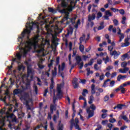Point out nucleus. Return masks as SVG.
<instances>
[{"label": "nucleus", "mask_w": 130, "mask_h": 130, "mask_svg": "<svg viewBox=\"0 0 130 130\" xmlns=\"http://www.w3.org/2000/svg\"><path fill=\"white\" fill-rule=\"evenodd\" d=\"M65 68H66V63H64V62L62 63L61 68H60V65L59 64L58 67L59 73V72H60V71H63Z\"/></svg>", "instance_id": "4468645a"}, {"label": "nucleus", "mask_w": 130, "mask_h": 130, "mask_svg": "<svg viewBox=\"0 0 130 130\" xmlns=\"http://www.w3.org/2000/svg\"><path fill=\"white\" fill-rule=\"evenodd\" d=\"M126 20V17L125 16H123L122 17V20L121 21V24L124 25L125 24V21Z\"/></svg>", "instance_id": "f704fd0d"}, {"label": "nucleus", "mask_w": 130, "mask_h": 130, "mask_svg": "<svg viewBox=\"0 0 130 130\" xmlns=\"http://www.w3.org/2000/svg\"><path fill=\"white\" fill-rule=\"evenodd\" d=\"M75 59L76 60V62H75V66H78V64H79L81 63V62L82 61V57L81 56H76Z\"/></svg>", "instance_id": "6e6552de"}, {"label": "nucleus", "mask_w": 130, "mask_h": 130, "mask_svg": "<svg viewBox=\"0 0 130 130\" xmlns=\"http://www.w3.org/2000/svg\"><path fill=\"white\" fill-rule=\"evenodd\" d=\"M109 121L111 123H113L114 122H116V120L114 119V118H112L109 119Z\"/></svg>", "instance_id": "c03bdc74"}, {"label": "nucleus", "mask_w": 130, "mask_h": 130, "mask_svg": "<svg viewBox=\"0 0 130 130\" xmlns=\"http://www.w3.org/2000/svg\"><path fill=\"white\" fill-rule=\"evenodd\" d=\"M104 22H102L100 23V26L98 27V30H103L104 29Z\"/></svg>", "instance_id": "f3484780"}, {"label": "nucleus", "mask_w": 130, "mask_h": 130, "mask_svg": "<svg viewBox=\"0 0 130 130\" xmlns=\"http://www.w3.org/2000/svg\"><path fill=\"white\" fill-rule=\"evenodd\" d=\"M116 75H117V73L116 72H114L112 74L111 76V78H113L115 77H116Z\"/></svg>", "instance_id": "6e6d98bb"}, {"label": "nucleus", "mask_w": 130, "mask_h": 130, "mask_svg": "<svg viewBox=\"0 0 130 130\" xmlns=\"http://www.w3.org/2000/svg\"><path fill=\"white\" fill-rule=\"evenodd\" d=\"M90 107L92 110H96V106L94 104H91L90 106Z\"/></svg>", "instance_id": "de8ad7c7"}, {"label": "nucleus", "mask_w": 130, "mask_h": 130, "mask_svg": "<svg viewBox=\"0 0 130 130\" xmlns=\"http://www.w3.org/2000/svg\"><path fill=\"white\" fill-rule=\"evenodd\" d=\"M73 53L72 55V57H74L77 54V49L76 48L73 49Z\"/></svg>", "instance_id": "a18cd8bd"}, {"label": "nucleus", "mask_w": 130, "mask_h": 130, "mask_svg": "<svg viewBox=\"0 0 130 130\" xmlns=\"http://www.w3.org/2000/svg\"><path fill=\"white\" fill-rule=\"evenodd\" d=\"M120 52L119 51H116V50H114L112 53H110V55L114 56L115 57H118V56L120 54Z\"/></svg>", "instance_id": "f8f14e48"}, {"label": "nucleus", "mask_w": 130, "mask_h": 130, "mask_svg": "<svg viewBox=\"0 0 130 130\" xmlns=\"http://www.w3.org/2000/svg\"><path fill=\"white\" fill-rule=\"evenodd\" d=\"M86 71L87 72V77H89V76H90V74L91 75H93V72L92 71H91V69H90V68H87L86 69Z\"/></svg>", "instance_id": "412c9836"}, {"label": "nucleus", "mask_w": 130, "mask_h": 130, "mask_svg": "<svg viewBox=\"0 0 130 130\" xmlns=\"http://www.w3.org/2000/svg\"><path fill=\"white\" fill-rule=\"evenodd\" d=\"M104 74H102L101 76H100V80L102 81L104 80Z\"/></svg>", "instance_id": "774afa93"}, {"label": "nucleus", "mask_w": 130, "mask_h": 130, "mask_svg": "<svg viewBox=\"0 0 130 130\" xmlns=\"http://www.w3.org/2000/svg\"><path fill=\"white\" fill-rule=\"evenodd\" d=\"M73 32H74V29H73V27H70V30L68 31L67 35H70V34L72 35V34H73Z\"/></svg>", "instance_id": "cd10ccee"}, {"label": "nucleus", "mask_w": 130, "mask_h": 130, "mask_svg": "<svg viewBox=\"0 0 130 130\" xmlns=\"http://www.w3.org/2000/svg\"><path fill=\"white\" fill-rule=\"evenodd\" d=\"M127 77V76L126 75H122L121 74H120L117 77V81H118V82H120V80H124V79H126Z\"/></svg>", "instance_id": "0eeeda50"}, {"label": "nucleus", "mask_w": 130, "mask_h": 130, "mask_svg": "<svg viewBox=\"0 0 130 130\" xmlns=\"http://www.w3.org/2000/svg\"><path fill=\"white\" fill-rule=\"evenodd\" d=\"M32 74V69L30 67H27V76H30Z\"/></svg>", "instance_id": "473e14b6"}, {"label": "nucleus", "mask_w": 130, "mask_h": 130, "mask_svg": "<svg viewBox=\"0 0 130 130\" xmlns=\"http://www.w3.org/2000/svg\"><path fill=\"white\" fill-rule=\"evenodd\" d=\"M87 113L88 114V116L87 117V119L89 118H91V117H93L94 116V111H91L90 108H88L86 109Z\"/></svg>", "instance_id": "20e7f679"}, {"label": "nucleus", "mask_w": 130, "mask_h": 130, "mask_svg": "<svg viewBox=\"0 0 130 130\" xmlns=\"http://www.w3.org/2000/svg\"><path fill=\"white\" fill-rule=\"evenodd\" d=\"M120 117L122 118V119H123V120H124L125 121H126V122H130V120H128V118H127V117H126V115H120Z\"/></svg>", "instance_id": "aec40b11"}, {"label": "nucleus", "mask_w": 130, "mask_h": 130, "mask_svg": "<svg viewBox=\"0 0 130 130\" xmlns=\"http://www.w3.org/2000/svg\"><path fill=\"white\" fill-rule=\"evenodd\" d=\"M117 12H119L120 15H124V10L123 9H120V10H118V9H117Z\"/></svg>", "instance_id": "a19ab883"}, {"label": "nucleus", "mask_w": 130, "mask_h": 130, "mask_svg": "<svg viewBox=\"0 0 130 130\" xmlns=\"http://www.w3.org/2000/svg\"><path fill=\"white\" fill-rule=\"evenodd\" d=\"M56 100H57V98L55 96L53 97V104H55V102H56Z\"/></svg>", "instance_id": "680f3d73"}, {"label": "nucleus", "mask_w": 130, "mask_h": 130, "mask_svg": "<svg viewBox=\"0 0 130 130\" xmlns=\"http://www.w3.org/2000/svg\"><path fill=\"white\" fill-rule=\"evenodd\" d=\"M11 119L12 122H18V119H17V117H16V116H14V117Z\"/></svg>", "instance_id": "49530a36"}, {"label": "nucleus", "mask_w": 130, "mask_h": 130, "mask_svg": "<svg viewBox=\"0 0 130 130\" xmlns=\"http://www.w3.org/2000/svg\"><path fill=\"white\" fill-rule=\"evenodd\" d=\"M38 66L39 69H40L41 70L44 69L45 66L41 64H38Z\"/></svg>", "instance_id": "052dcab7"}, {"label": "nucleus", "mask_w": 130, "mask_h": 130, "mask_svg": "<svg viewBox=\"0 0 130 130\" xmlns=\"http://www.w3.org/2000/svg\"><path fill=\"white\" fill-rule=\"evenodd\" d=\"M61 8H68V3L66 2V1H62L61 3Z\"/></svg>", "instance_id": "4be33fe9"}, {"label": "nucleus", "mask_w": 130, "mask_h": 130, "mask_svg": "<svg viewBox=\"0 0 130 130\" xmlns=\"http://www.w3.org/2000/svg\"><path fill=\"white\" fill-rule=\"evenodd\" d=\"M107 126L109 127V128H110V129H111V128H112V126H113V125L109 123L107 124Z\"/></svg>", "instance_id": "e2e57ef3"}, {"label": "nucleus", "mask_w": 130, "mask_h": 130, "mask_svg": "<svg viewBox=\"0 0 130 130\" xmlns=\"http://www.w3.org/2000/svg\"><path fill=\"white\" fill-rule=\"evenodd\" d=\"M78 81H79L78 78H75L73 80V81L72 83L73 84V87L74 89H78V88L79 87V83H78Z\"/></svg>", "instance_id": "39448f33"}, {"label": "nucleus", "mask_w": 130, "mask_h": 130, "mask_svg": "<svg viewBox=\"0 0 130 130\" xmlns=\"http://www.w3.org/2000/svg\"><path fill=\"white\" fill-rule=\"evenodd\" d=\"M53 61H54V60H53V59H51L50 60V63H49L48 64V68H51V67H52V66L53 64Z\"/></svg>", "instance_id": "ea45409f"}, {"label": "nucleus", "mask_w": 130, "mask_h": 130, "mask_svg": "<svg viewBox=\"0 0 130 130\" xmlns=\"http://www.w3.org/2000/svg\"><path fill=\"white\" fill-rule=\"evenodd\" d=\"M108 100H109V96L107 95L104 98V101L105 102H106L108 101Z\"/></svg>", "instance_id": "8fccbe9b"}, {"label": "nucleus", "mask_w": 130, "mask_h": 130, "mask_svg": "<svg viewBox=\"0 0 130 130\" xmlns=\"http://www.w3.org/2000/svg\"><path fill=\"white\" fill-rule=\"evenodd\" d=\"M61 121H60L58 126L59 127H58V130H63V124H60Z\"/></svg>", "instance_id": "c85d7f7f"}, {"label": "nucleus", "mask_w": 130, "mask_h": 130, "mask_svg": "<svg viewBox=\"0 0 130 130\" xmlns=\"http://www.w3.org/2000/svg\"><path fill=\"white\" fill-rule=\"evenodd\" d=\"M108 122V120H103L102 121V124H103V125H106V124H107Z\"/></svg>", "instance_id": "4d7b16f0"}, {"label": "nucleus", "mask_w": 130, "mask_h": 130, "mask_svg": "<svg viewBox=\"0 0 130 130\" xmlns=\"http://www.w3.org/2000/svg\"><path fill=\"white\" fill-rule=\"evenodd\" d=\"M85 38H86V35H85V34H83L82 35V37L80 38L79 40H81V41H84Z\"/></svg>", "instance_id": "79ce46f5"}, {"label": "nucleus", "mask_w": 130, "mask_h": 130, "mask_svg": "<svg viewBox=\"0 0 130 130\" xmlns=\"http://www.w3.org/2000/svg\"><path fill=\"white\" fill-rule=\"evenodd\" d=\"M9 81L11 83V86H14V85H15V80H13L12 78H10Z\"/></svg>", "instance_id": "37998d69"}, {"label": "nucleus", "mask_w": 130, "mask_h": 130, "mask_svg": "<svg viewBox=\"0 0 130 130\" xmlns=\"http://www.w3.org/2000/svg\"><path fill=\"white\" fill-rule=\"evenodd\" d=\"M102 17V13L101 12H99L97 14L96 20L98 21L100 18Z\"/></svg>", "instance_id": "c756f323"}, {"label": "nucleus", "mask_w": 130, "mask_h": 130, "mask_svg": "<svg viewBox=\"0 0 130 130\" xmlns=\"http://www.w3.org/2000/svg\"><path fill=\"white\" fill-rule=\"evenodd\" d=\"M74 125L76 129L82 130V129L81 128V127H80V126L78 123H74Z\"/></svg>", "instance_id": "4c0bfd02"}, {"label": "nucleus", "mask_w": 130, "mask_h": 130, "mask_svg": "<svg viewBox=\"0 0 130 130\" xmlns=\"http://www.w3.org/2000/svg\"><path fill=\"white\" fill-rule=\"evenodd\" d=\"M126 66H127V62H126V61H123L121 63V67L122 68H127V67H126Z\"/></svg>", "instance_id": "7c9ffc66"}, {"label": "nucleus", "mask_w": 130, "mask_h": 130, "mask_svg": "<svg viewBox=\"0 0 130 130\" xmlns=\"http://www.w3.org/2000/svg\"><path fill=\"white\" fill-rule=\"evenodd\" d=\"M77 65L80 66L79 69H80V70H82V69H83V67H84V62H81V63H79V64H78Z\"/></svg>", "instance_id": "3c124183"}, {"label": "nucleus", "mask_w": 130, "mask_h": 130, "mask_svg": "<svg viewBox=\"0 0 130 130\" xmlns=\"http://www.w3.org/2000/svg\"><path fill=\"white\" fill-rule=\"evenodd\" d=\"M72 110L73 111V114H72V118H74L76 116V112H77V111H76L75 109V104H73L72 105Z\"/></svg>", "instance_id": "6ab92c4d"}, {"label": "nucleus", "mask_w": 130, "mask_h": 130, "mask_svg": "<svg viewBox=\"0 0 130 130\" xmlns=\"http://www.w3.org/2000/svg\"><path fill=\"white\" fill-rule=\"evenodd\" d=\"M27 98H28V94L25 93L23 95H22L21 98V99H22L24 101H26V105H28V101H27Z\"/></svg>", "instance_id": "dca6fc26"}, {"label": "nucleus", "mask_w": 130, "mask_h": 130, "mask_svg": "<svg viewBox=\"0 0 130 130\" xmlns=\"http://www.w3.org/2000/svg\"><path fill=\"white\" fill-rule=\"evenodd\" d=\"M103 60H105V63L106 64L107 62H109V57H108V56H107L106 58H103Z\"/></svg>", "instance_id": "58836bf2"}, {"label": "nucleus", "mask_w": 130, "mask_h": 130, "mask_svg": "<svg viewBox=\"0 0 130 130\" xmlns=\"http://www.w3.org/2000/svg\"><path fill=\"white\" fill-rule=\"evenodd\" d=\"M128 40H129V38H127L126 39H125L124 41H125V43L123 44V45H122V47H124V46L125 47L128 46L129 45V42H128Z\"/></svg>", "instance_id": "ddd939ff"}, {"label": "nucleus", "mask_w": 130, "mask_h": 130, "mask_svg": "<svg viewBox=\"0 0 130 130\" xmlns=\"http://www.w3.org/2000/svg\"><path fill=\"white\" fill-rule=\"evenodd\" d=\"M96 19V13H92V15H88V22L94 21Z\"/></svg>", "instance_id": "423d86ee"}, {"label": "nucleus", "mask_w": 130, "mask_h": 130, "mask_svg": "<svg viewBox=\"0 0 130 130\" xmlns=\"http://www.w3.org/2000/svg\"><path fill=\"white\" fill-rule=\"evenodd\" d=\"M126 106L125 105L123 104H117V109H119V110H121L122 109V107Z\"/></svg>", "instance_id": "393cba45"}, {"label": "nucleus", "mask_w": 130, "mask_h": 130, "mask_svg": "<svg viewBox=\"0 0 130 130\" xmlns=\"http://www.w3.org/2000/svg\"><path fill=\"white\" fill-rule=\"evenodd\" d=\"M13 94L14 95H18V94H20V89H16L13 91Z\"/></svg>", "instance_id": "2f4dec72"}, {"label": "nucleus", "mask_w": 130, "mask_h": 130, "mask_svg": "<svg viewBox=\"0 0 130 130\" xmlns=\"http://www.w3.org/2000/svg\"><path fill=\"white\" fill-rule=\"evenodd\" d=\"M58 64H59V57L56 58V66H58Z\"/></svg>", "instance_id": "5fc2aeb1"}, {"label": "nucleus", "mask_w": 130, "mask_h": 130, "mask_svg": "<svg viewBox=\"0 0 130 130\" xmlns=\"http://www.w3.org/2000/svg\"><path fill=\"white\" fill-rule=\"evenodd\" d=\"M16 116L14 113H12L11 114H9L7 115V118H11L12 119V118H14Z\"/></svg>", "instance_id": "bb28decb"}, {"label": "nucleus", "mask_w": 130, "mask_h": 130, "mask_svg": "<svg viewBox=\"0 0 130 130\" xmlns=\"http://www.w3.org/2000/svg\"><path fill=\"white\" fill-rule=\"evenodd\" d=\"M108 50H109V51H112V50H113V47H112V46H108Z\"/></svg>", "instance_id": "bf43d9fd"}, {"label": "nucleus", "mask_w": 130, "mask_h": 130, "mask_svg": "<svg viewBox=\"0 0 130 130\" xmlns=\"http://www.w3.org/2000/svg\"><path fill=\"white\" fill-rule=\"evenodd\" d=\"M53 110H56V108L54 105L51 104L50 105V111L51 114H53Z\"/></svg>", "instance_id": "2eb2a0df"}, {"label": "nucleus", "mask_w": 130, "mask_h": 130, "mask_svg": "<svg viewBox=\"0 0 130 130\" xmlns=\"http://www.w3.org/2000/svg\"><path fill=\"white\" fill-rule=\"evenodd\" d=\"M73 48V43L70 42L69 43V51H72V49Z\"/></svg>", "instance_id": "864d4df0"}, {"label": "nucleus", "mask_w": 130, "mask_h": 130, "mask_svg": "<svg viewBox=\"0 0 130 130\" xmlns=\"http://www.w3.org/2000/svg\"><path fill=\"white\" fill-rule=\"evenodd\" d=\"M93 62H94V59L92 58L90 59L89 63H88V66H92L93 64Z\"/></svg>", "instance_id": "13d9d810"}, {"label": "nucleus", "mask_w": 130, "mask_h": 130, "mask_svg": "<svg viewBox=\"0 0 130 130\" xmlns=\"http://www.w3.org/2000/svg\"><path fill=\"white\" fill-rule=\"evenodd\" d=\"M19 50H20L21 53H23L24 57H26L27 54L28 53V51L25 49L24 48H19Z\"/></svg>", "instance_id": "9d476101"}, {"label": "nucleus", "mask_w": 130, "mask_h": 130, "mask_svg": "<svg viewBox=\"0 0 130 130\" xmlns=\"http://www.w3.org/2000/svg\"><path fill=\"white\" fill-rule=\"evenodd\" d=\"M82 57L83 58V60L86 61L87 60V58H89V57L87 55H83Z\"/></svg>", "instance_id": "0e129e2a"}, {"label": "nucleus", "mask_w": 130, "mask_h": 130, "mask_svg": "<svg viewBox=\"0 0 130 130\" xmlns=\"http://www.w3.org/2000/svg\"><path fill=\"white\" fill-rule=\"evenodd\" d=\"M6 106H9L8 108V111L6 112L7 115H9L10 114V112H12L13 111V108L14 107V109L13 110V113H15V111H18V109L13 105H11L10 104H7Z\"/></svg>", "instance_id": "7ed1b4c3"}, {"label": "nucleus", "mask_w": 130, "mask_h": 130, "mask_svg": "<svg viewBox=\"0 0 130 130\" xmlns=\"http://www.w3.org/2000/svg\"><path fill=\"white\" fill-rule=\"evenodd\" d=\"M48 10V12H49V13H52V14H55L56 13V10L51 7H49Z\"/></svg>", "instance_id": "a211bd4d"}, {"label": "nucleus", "mask_w": 130, "mask_h": 130, "mask_svg": "<svg viewBox=\"0 0 130 130\" xmlns=\"http://www.w3.org/2000/svg\"><path fill=\"white\" fill-rule=\"evenodd\" d=\"M105 15L106 16H109V17H111L112 16V14L110 12V11L107 10L105 12Z\"/></svg>", "instance_id": "72a5a7b5"}, {"label": "nucleus", "mask_w": 130, "mask_h": 130, "mask_svg": "<svg viewBox=\"0 0 130 130\" xmlns=\"http://www.w3.org/2000/svg\"><path fill=\"white\" fill-rule=\"evenodd\" d=\"M33 88L34 89L35 92L36 93V95H37L38 94V87H37V85H36V84H34Z\"/></svg>", "instance_id": "5701e85b"}, {"label": "nucleus", "mask_w": 130, "mask_h": 130, "mask_svg": "<svg viewBox=\"0 0 130 130\" xmlns=\"http://www.w3.org/2000/svg\"><path fill=\"white\" fill-rule=\"evenodd\" d=\"M57 96L58 97L59 95H61V85L57 84Z\"/></svg>", "instance_id": "1a4fd4ad"}, {"label": "nucleus", "mask_w": 130, "mask_h": 130, "mask_svg": "<svg viewBox=\"0 0 130 130\" xmlns=\"http://www.w3.org/2000/svg\"><path fill=\"white\" fill-rule=\"evenodd\" d=\"M50 128L51 130H54V127L53 126V123L52 122H50Z\"/></svg>", "instance_id": "603ef678"}, {"label": "nucleus", "mask_w": 130, "mask_h": 130, "mask_svg": "<svg viewBox=\"0 0 130 130\" xmlns=\"http://www.w3.org/2000/svg\"><path fill=\"white\" fill-rule=\"evenodd\" d=\"M84 49H85V46L83 45H80L79 46V50L81 52L84 51Z\"/></svg>", "instance_id": "c9c22d12"}, {"label": "nucleus", "mask_w": 130, "mask_h": 130, "mask_svg": "<svg viewBox=\"0 0 130 130\" xmlns=\"http://www.w3.org/2000/svg\"><path fill=\"white\" fill-rule=\"evenodd\" d=\"M129 71V68L127 67V68H124V69H119V73H121V74H126L127 72Z\"/></svg>", "instance_id": "9b49d317"}, {"label": "nucleus", "mask_w": 130, "mask_h": 130, "mask_svg": "<svg viewBox=\"0 0 130 130\" xmlns=\"http://www.w3.org/2000/svg\"><path fill=\"white\" fill-rule=\"evenodd\" d=\"M91 94H94L95 93H96V91L95 90V85L94 84H92L91 87Z\"/></svg>", "instance_id": "b1692460"}, {"label": "nucleus", "mask_w": 130, "mask_h": 130, "mask_svg": "<svg viewBox=\"0 0 130 130\" xmlns=\"http://www.w3.org/2000/svg\"><path fill=\"white\" fill-rule=\"evenodd\" d=\"M19 117V118H23V117H24L25 116V113H23V112H21L20 113L18 114V116H20Z\"/></svg>", "instance_id": "e433bc0d"}, {"label": "nucleus", "mask_w": 130, "mask_h": 130, "mask_svg": "<svg viewBox=\"0 0 130 130\" xmlns=\"http://www.w3.org/2000/svg\"><path fill=\"white\" fill-rule=\"evenodd\" d=\"M113 23H114V25H115V26H117V25H118V20L117 19H114L113 20Z\"/></svg>", "instance_id": "09e8293b"}, {"label": "nucleus", "mask_w": 130, "mask_h": 130, "mask_svg": "<svg viewBox=\"0 0 130 130\" xmlns=\"http://www.w3.org/2000/svg\"><path fill=\"white\" fill-rule=\"evenodd\" d=\"M36 24L33 22H27L26 23V25L27 26H26V29H24L22 32L21 33V36H19L18 37V39L19 40H21V42H23V38H24V37H25V35L26 34H27V35H29L30 33H31V31H32V30H33V26H34V25H36Z\"/></svg>", "instance_id": "f03ea898"}, {"label": "nucleus", "mask_w": 130, "mask_h": 130, "mask_svg": "<svg viewBox=\"0 0 130 130\" xmlns=\"http://www.w3.org/2000/svg\"><path fill=\"white\" fill-rule=\"evenodd\" d=\"M79 100H84V101H87L86 100V98H84L83 97L82 95H80V96H79Z\"/></svg>", "instance_id": "338daca9"}, {"label": "nucleus", "mask_w": 130, "mask_h": 130, "mask_svg": "<svg viewBox=\"0 0 130 130\" xmlns=\"http://www.w3.org/2000/svg\"><path fill=\"white\" fill-rule=\"evenodd\" d=\"M22 54H21L20 53L16 54V58L18 59V60H21V59H22Z\"/></svg>", "instance_id": "a878e982"}, {"label": "nucleus", "mask_w": 130, "mask_h": 130, "mask_svg": "<svg viewBox=\"0 0 130 130\" xmlns=\"http://www.w3.org/2000/svg\"><path fill=\"white\" fill-rule=\"evenodd\" d=\"M112 69H113V67H112V66H109L107 67L106 71H110V70H112Z\"/></svg>", "instance_id": "69168bd1"}, {"label": "nucleus", "mask_w": 130, "mask_h": 130, "mask_svg": "<svg viewBox=\"0 0 130 130\" xmlns=\"http://www.w3.org/2000/svg\"><path fill=\"white\" fill-rule=\"evenodd\" d=\"M58 12L60 13V14H64L65 16L63 18V21H67L66 25H69L71 23H72L73 25L76 24L75 21L77 17L70 18V12H69V11H66L64 9H63L62 10H59Z\"/></svg>", "instance_id": "f257e3e1"}]
</instances>
